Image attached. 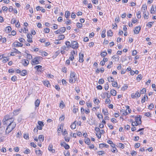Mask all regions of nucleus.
Wrapping results in <instances>:
<instances>
[{"mask_svg": "<svg viewBox=\"0 0 156 156\" xmlns=\"http://www.w3.org/2000/svg\"><path fill=\"white\" fill-rule=\"evenodd\" d=\"M10 121V123L8 126L5 130V134H8L11 132L16 127V123L13 122L14 119H11Z\"/></svg>", "mask_w": 156, "mask_h": 156, "instance_id": "1", "label": "nucleus"}, {"mask_svg": "<svg viewBox=\"0 0 156 156\" xmlns=\"http://www.w3.org/2000/svg\"><path fill=\"white\" fill-rule=\"evenodd\" d=\"M42 58L41 57L37 56L33 59L31 60V64L33 65H35L36 64H38L40 62L42 59Z\"/></svg>", "mask_w": 156, "mask_h": 156, "instance_id": "2", "label": "nucleus"}, {"mask_svg": "<svg viewBox=\"0 0 156 156\" xmlns=\"http://www.w3.org/2000/svg\"><path fill=\"white\" fill-rule=\"evenodd\" d=\"M76 73L74 72H71L70 74V78L69 82L71 83H73L76 81L75 78Z\"/></svg>", "mask_w": 156, "mask_h": 156, "instance_id": "3", "label": "nucleus"}, {"mask_svg": "<svg viewBox=\"0 0 156 156\" xmlns=\"http://www.w3.org/2000/svg\"><path fill=\"white\" fill-rule=\"evenodd\" d=\"M79 44L78 42L75 41H72L71 42V47L73 49H77L78 48Z\"/></svg>", "mask_w": 156, "mask_h": 156, "instance_id": "4", "label": "nucleus"}, {"mask_svg": "<svg viewBox=\"0 0 156 156\" xmlns=\"http://www.w3.org/2000/svg\"><path fill=\"white\" fill-rule=\"evenodd\" d=\"M141 30V27L140 26L136 27L133 30L134 34H138Z\"/></svg>", "mask_w": 156, "mask_h": 156, "instance_id": "5", "label": "nucleus"}, {"mask_svg": "<svg viewBox=\"0 0 156 156\" xmlns=\"http://www.w3.org/2000/svg\"><path fill=\"white\" fill-rule=\"evenodd\" d=\"M150 11L151 14H155L156 13V6L152 5Z\"/></svg>", "mask_w": 156, "mask_h": 156, "instance_id": "6", "label": "nucleus"}, {"mask_svg": "<svg viewBox=\"0 0 156 156\" xmlns=\"http://www.w3.org/2000/svg\"><path fill=\"white\" fill-rule=\"evenodd\" d=\"M12 45L15 47H22L23 44L18 41H15L13 44Z\"/></svg>", "mask_w": 156, "mask_h": 156, "instance_id": "7", "label": "nucleus"}, {"mask_svg": "<svg viewBox=\"0 0 156 156\" xmlns=\"http://www.w3.org/2000/svg\"><path fill=\"white\" fill-rule=\"evenodd\" d=\"M27 41L29 43H32L33 42V41L32 40V34H28L27 35Z\"/></svg>", "mask_w": 156, "mask_h": 156, "instance_id": "8", "label": "nucleus"}, {"mask_svg": "<svg viewBox=\"0 0 156 156\" xmlns=\"http://www.w3.org/2000/svg\"><path fill=\"white\" fill-rule=\"evenodd\" d=\"M141 9L143 13L148 12L147 11V6L146 4H143L142 5Z\"/></svg>", "mask_w": 156, "mask_h": 156, "instance_id": "9", "label": "nucleus"}, {"mask_svg": "<svg viewBox=\"0 0 156 156\" xmlns=\"http://www.w3.org/2000/svg\"><path fill=\"white\" fill-rule=\"evenodd\" d=\"M84 57V55L82 54L81 52L79 54V62H83L84 61L83 58Z\"/></svg>", "mask_w": 156, "mask_h": 156, "instance_id": "10", "label": "nucleus"}, {"mask_svg": "<svg viewBox=\"0 0 156 156\" xmlns=\"http://www.w3.org/2000/svg\"><path fill=\"white\" fill-rule=\"evenodd\" d=\"M23 65L24 66H27L29 64V61L28 60L26 59H24L22 61Z\"/></svg>", "mask_w": 156, "mask_h": 156, "instance_id": "11", "label": "nucleus"}, {"mask_svg": "<svg viewBox=\"0 0 156 156\" xmlns=\"http://www.w3.org/2000/svg\"><path fill=\"white\" fill-rule=\"evenodd\" d=\"M53 145L52 144H50L48 148V150L50 152H51L52 153H54L55 152V151L54 149H52Z\"/></svg>", "mask_w": 156, "mask_h": 156, "instance_id": "12", "label": "nucleus"}, {"mask_svg": "<svg viewBox=\"0 0 156 156\" xmlns=\"http://www.w3.org/2000/svg\"><path fill=\"white\" fill-rule=\"evenodd\" d=\"M107 34L108 37H112L113 36V32L111 29H110L107 31Z\"/></svg>", "mask_w": 156, "mask_h": 156, "instance_id": "13", "label": "nucleus"}, {"mask_svg": "<svg viewBox=\"0 0 156 156\" xmlns=\"http://www.w3.org/2000/svg\"><path fill=\"white\" fill-rule=\"evenodd\" d=\"M65 37L64 34H61L59 35L58 36V40H56V41H58L59 40H63L65 39Z\"/></svg>", "mask_w": 156, "mask_h": 156, "instance_id": "14", "label": "nucleus"}, {"mask_svg": "<svg viewBox=\"0 0 156 156\" xmlns=\"http://www.w3.org/2000/svg\"><path fill=\"white\" fill-rule=\"evenodd\" d=\"M144 15L143 16L145 19H148L149 18V12H148L143 13Z\"/></svg>", "mask_w": 156, "mask_h": 156, "instance_id": "15", "label": "nucleus"}, {"mask_svg": "<svg viewBox=\"0 0 156 156\" xmlns=\"http://www.w3.org/2000/svg\"><path fill=\"white\" fill-rule=\"evenodd\" d=\"M28 31V29L27 27H24L23 29H21L20 31V32H23L25 33H27Z\"/></svg>", "mask_w": 156, "mask_h": 156, "instance_id": "16", "label": "nucleus"}, {"mask_svg": "<svg viewBox=\"0 0 156 156\" xmlns=\"http://www.w3.org/2000/svg\"><path fill=\"white\" fill-rule=\"evenodd\" d=\"M100 148H103V147H105L106 148H108L109 147V145L105 144H101L99 145Z\"/></svg>", "mask_w": 156, "mask_h": 156, "instance_id": "17", "label": "nucleus"}, {"mask_svg": "<svg viewBox=\"0 0 156 156\" xmlns=\"http://www.w3.org/2000/svg\"><path fill=\"white\" fill-rule=\"evenodd\" d=\"M11 119H14L13 118H10L9 116V115H6L5 116L3 119L5 120H8L9 121V120H10V121H11Z\"/></svg>", "mask_w": 156, "mask_h": 156, "instance_id": "18", "label": "nucleus"}, {"mask_svg": "<svg viewBox=\"0 0 156 156\" xmlns=\"http://www.w3.org/2000/svg\"><path fill=\"white\" fill-rule=\"evenodd\" d=\"M34 68L37 70V71L39 72H41L42 69V66L40 65H38L35 66L34 67Z\"/></svg>", "mask_w": 156, "mask_h": 156, "instance_id": "19", "label": "nucleus"}, {"mask_svg": "<svg viewBox=\"0 0 156 156\" xmlns=\"http://www.w3.org/2000/svg\"><path fill=\"white\" fill-rule=\"evenodd\" d=\"M60 30V34L63 33L65 32L66 30V27H61L60 29H58Z\"/></svg>", "mask_w": 156, "mask_h": 156, "instance_id": "20", "label": "nucleus"}, {"mask_svg": "<svg viewBox=\"0 0 156 156\" xmlns=\"http://www.w3.org/2000/svg\"><path fill=\"white\" fill-rule=\"evenodd\" d=\"M12 30L11 27L10 26H9L6 27L5 29V30L7 33H9Z\"/></svg>", "mask_w": 156, "mask_h": 156, "instance_id": "21", "label": "nucleus"}, {"mask_svg": "<svg viewBox=\"0 0 156 156\" xmlns=\"http://www.w3.org/2000/svg\"><path fill=\"white\" fill-rule=\"evenodd\" d=\"M70 14V12L69 11H66L65 12V16L66 18H69Z\"/></svg>", "mask_w": 156, "mask_h": 156, "instance_id": "22", "label": "nucleus"}, {"mask_svg": "<svg viewBox=\"0 0 156 156\" xmlns=\"http://www.w3.org/2000/svg\"><path fill=\"white\" fill-rule=\"evenodd\" d=\"M106 30L105 29H104L102 30V31L101 32V37L102 38H104L106 37V34H105V33H106Z\"/></svg>", "mask_w": 156, "mask_h": 156, "instance_id": "23", "label": "nucleus"}, {"mask_svg": "<svg viewBox=\"0 0 156 156\" xmlns=\"http://www.w3.org/2000/svg\"><path fill=\"white\" fill-rule=\"evenodd\" d=\"M50 29L48 28H44L43 29V32L44 33L47 34L50 32Z\"/></svg>", "mask_w": 156, "mask_h": 156, "instance_id": "24", "label": "nucleus"}, {"mask_svg": "<svg viewBox=\"0 0 156 156\" xmlns=\"http://www.w3.org/2000/svg\"><path fill=\"white\" fill-rule=\"evenodd\" d=\"M110 93L112 95L115 96L116 95V91L115 90H112L110 91Z\"/></svg>", "mask_w": 156, "mask_h": 156, "instance_id": "25", "label": "nucleus"}, {"mask_svg": "<svg viewBox=\"0 0 156 156\" xmlns=\"http://www.w3.org/2000/svg\"><path fill=\"white\" fill-rule=\"evenodd\" d=\"M44 84L46 86L49 87L50 86V84L49 82L48 81H45L44 82Z\"/></svg>", "mask_w": 156, "mask_h": 156, "instance_id": "26", "label": "nucleus"}, {"mask_svg": "<svg viewBox=\"0 0 156 156\" xmlns=\"http://www.w3.org/2000/svg\"><path fill=\"white\" fill-rule=\"evenodd\" d=\"M21 72L20 75L22 76H24L27 74V71L26 70H23Z\"/></svg>", "mask_w": 156, "mask_h": 156, "instance_id": "27", "label": "nucleus"}, {"mask_svg": "<svg viewBox=\"0 0 156 156\" xmlns=\"http://www.w3.org/2000/svg\"><path fill=\"white\" fill-rule=\"evenodd\" d=\"M40 101L38 99H37L35 102L34 104L35 106L36 107H37L39 106L40 104Z\"/></svg>", "mask_w": 156, "mask_h": 156, "instance_id": "28", "label": "nucleus"}, {"mask_svg": "<svg viewBox=\"0 0 156 156\" xmlns=\"http://www.w3.org/2000/svg\"><path fill=\"white\" fill-rule=\"evenodd\" d=\"M141 12L140 11H138L136 13V16L138 19H140L141 18Z\"/></svg>", "mask_w": 156, "mask_h": 156, "instance_id": "29", "label": "nucleus"}, {"mask_svg": "<svg viewBox=\"0 0 156 156\" xmlns=\"http://www.w3.org/2000/svg\"><path fill=\"white\" fill-rule=\"evenodd\" d=\"M15 26H16V27L18 28H20L21 26L20 25V23L18 20L15 23Z\"/></svg>", "mask_w": 156, "mask_h": 156, "instance_id": "30", "label": "nucleus"}, {"mask_svg": "<svg viewBox=\"0 0 156 156\" xmlns=\"http://www.w3.org/2000/svg\"><path fill=\"white\" fill-rule=\"evenodd\" d=\"M15 50H16V51H15V52H11L10 54V55L11 56H14L15 55L14 54V53H16V54H19V53H20V52L17 49H15Z\"/></svg>", "mask_w": 156, "mask_h": 156, "instance_id": "31", "label": "nucleus"}, {"mask_svg": "<svg viewBox=\"0 0 156 156\" xmlns=\"http://www.w3.org/2000/svg\"><path fill=\"white\" fill-rule=\"evenodd\" d=\"M44 139V137L43 135H40L38 137V139L40 141H43Z\"/></svg>", "mask_w": 156, "mask_h": 156, "instance_id": "32", "label": "nucleus"}, {"mask_svg": "<svg viewBox=\"0 0 156 156\" xmlns=\"http://www.w3.org/2000/svg\"><path fill=\"white\" fill-rule=\"evenodd\" d=\"M65 44L68 48H70L71 47V44H70V42L69 41H66L65 43Z\"/></svg>", "mask_w": 156, "mask_h": 156, "instance_id": "33", "label": "nucleus"}, {"mask_svg": "<svg viewBox=\"0 0 156 156\" xmlns=\"http://www.w3.org/2000/svg\"><path fill=\"white\" fill-rule=\"evenodd\" d=\"M154 22H148L146 26L148 27L149 28H151L153 24L154 23Z\"/></svg>", "mask_w": 156, "mask_h": 156, "instance_id": "34", "label": "nucleus"}, {"mask_svg": "<svg viewBox=\"0 0 156 156\" xmlns=\"http://www.w3.org/2000/svg\"><path fill=\"white\" fill-rule=\"evenodd\" d=\"M17 22L16 18H13L11 20V24H13Z\"/></svg>", "mask_w": 156, "mask_h": 156, "instance_id": "35", "label": "nucleus"}, {"mask_svg": "<svg viewBox=\"0 0 156 156\" xmlns=\"http://www.w3.org/2000/svg\"><path fill=\"white\" fill-rule=\"evenodd\" d=\"M141 117L140 115H139V117H136L135 118V122H138L139 121H141Z\"/></svg>", "mask_w": 156, "mask_h": 156, "instance_id": "36", "label": "nucleus"}, {"mask_svg": "<svg viewBox=\"0 0 156 156\" xmlns=\"http://www.w3.org/2000/svg\"><path fill=\"white\" fill-rule=\"evenodd\" d=\"M107 53L106 51H103L101 52L100 55L102 57H104L107 55Z\"/></svg>", "mask_w": 156, "mask_h": 156, "instance_id": "37", "label": "nucleus"}, {"mask_svg": "<svg viewBox=\"0 0 156 156\" xmlns=\"http://www.w3.org/2000/svg\"><path fill=\"white\" fill-rule=\"evenodd\" d=\"M141 124V122H134L133 123H132L131 125L133 126H136L137 125Z\"/></svg>", "mask_w": 156, "mask_h": 156, "instance_id": "38", "label": "nucleus"}, {"mask_svg": "<svg viewBox=\"0 0 156 156\" xmlns=\"http://www.w3.org/2000/svg\"><path fill=\"white\" fill-rule=\"evenodd\" d=\"M60 51H57L55 52V54L53 55V57L55 58L59 54Z\"/></svg>", "mask_w": 156, "mask_h": 156, "instance_id": "39", "label": "nucleus"}, {"mask_svg": "<svg viewBox=\"0 0 156 156\" xmlns=\"http://www.w3.org/2000/svg\"><path fill=\"white\" fill-rule=\"evenodd\" d=\"M27 51H26V53L27 54V58L28 59H31L32 58V56L30 54H29L28 53H27Z\"/></svg>", "mask_w": 156, "mask_h": 156, "instance_id": "40", "label": "nucleus"}, {"mask_svg": "<svg viewBox=\"0 0 156 156\" xmlns=\"http://www.w3.org/2000/svg\"><path fill=\"white\" fill-rule=\"evenodd\" d=\"M64 144H65L64 147L66 149H68L70 147L69 145L67 144L65 142H63Z\"/></svg>", "mask_w": 156, "mask_h": 156, "instance_id": "41", "label": "nucleus"}, {"mask_svg": "<svg viewBox=\"0 0 156 156\" xmlns=\"http://www.w3.org/2000/svg\"><path fill=\"white\" fill-rule=\"evenodd\" d=\"M85 143L88 145L90 144V140L89 138H87L85 141Z\"/></svg>", "mask_w": 156, "mask_h": 156, "instance_id": "42", "label": "nucleus"}, {"mask_svg": "<svg viewBox=\"0 0 156 156\" xmlns=\"http://www.w3.org/2000/svg\"><path fill=\"white\" fill-rule=\"evenodd\" d=\"M76 122V121H75L74 123L72 124L70 126V127L72 129H75L76 127V125L74 124Z\"/></svg>", "mask_w": 156, "mask_h": 156, "instance_id": "43", "label": "nucleus"}, {"mask_svg": "<svg viewBox=\"0 0 156 156\" xmlns=\"http://www.w3.org/2000/svg\"><path fill=\"white\" fill-rule=\"evenodd\" d=\"M17 80V77L16 76H12L11 78V80L14 82L16 81Z\"/></svg>", "mask_w": 156, "mask_h": 156, "instance_id": "44", "label": "nucleus"}, {"mask_svg": "<svg viewBox=\"0 0 156 156\" xmlns=\"http://www.w3.org/2000/svg\"><path fill=\"white\" fill-rule=\"evenodd\" d=\"M102 112L105 115H107L108 114V113L107 109L105 110L104 109H103L102 110Z\"/></svg>", "mask_w": 156, "mask_h": 156, "instance_id": "45", "label": "nucleus"}, {"mask_svg": "<svg viewBox=\"0 0 156 156\" xmlns=\"http://www.w3.org/2000/svg\"><path fill=\"white\" fill-rule=\"evenodd\" d=\"M108 81L109 82H114V79L112 77H108Z\"/></svg>", "mask_w": 156, "mask_h": 156, "instance_id": "46", "label": "nucleus"}, {"mask_svg": "<svg viewBox=\"0 0 156 156\" xmlns=\"http://www.w3.org/2000/svg\"><path fill=\"white\" fill-rule=\"evenodd\" d=\"M41 52V55L43 57L46 56L48 54L45 51Z\"/></svg>", "mask_w": 156, "mask_h": 156, "instance_id": "47", "label": "nucleus"}, {"mask_svg": "<svg viewBox=\"0 0 156 156\" xmlns=\"http://www.w3.org/2000/svg\"><path fill=\"white\" fill-rule=\"evenodd\" d=\"M38 124L39 126L43 127L44 126V122L42 121H38Z\"/></svg>", "mask_w": 156, "mask_h": 156, "instance_id": "48", "label": "nucleus"}, {"mask_svg": "<svg viewBox=\"0 0 156 156\" xmlns=\"http://www.w3.org/2000/svg\"><path fill=\"white\" fill-rule=\"evenodd\" d=\"M146 91V89L145 88H143L140 91V94H143L145 93Z\"/></svg>", "mask_w": 156, "mask_h": 156, "instance_id": "49", "label": "nucleus"}, {"mask_svg": "<svg viewBox=\"0 0 156 156\" xmlns=\"http://www.w3.org/2000/svg\"><path fill=\"white\" fill-rule=\"evenodd\" d=\"M20 110V109H16L14 111L13 114L15 115H17Z\"/></svg>", "mask_w": 156, "mask_h": 156, "instance_id": "50", "label": "nucleus"}, {"mask_svg": "<svg viewBox=\"0 0 156 156\" xmlns=\"http://www.w3.org/2000/svg\"><path fill=\"white\" fill-rule=\"evenodd\" d=\"M138 20L136 18H133L132 20V23H136L137 22Z\"/></svg>", "mask_w": 156, "mask_h": 156, "instance_id": "51", "label": "nucleus"}, {"mask_svg": "<svg viewBox=\"0 0 156 156\" xmlns=\"http://www.w3.org/2000/svg\"><path fill=\"white\" fill-rule=\"evenodd\" d=\"M128 88V86L127 85H125L123 86L122 88V90L123 91H125Z\"/></svg>", "mask_w": 156, "mask_h": 156, "instance_id": "52", "label": "nucleus"}, {"mask_svg": "<svg viewBox=\"0 0 156 156\" xmlns=\"http://www.w3.org/2000/svg\"><path fill=\"white\" fill-rule=\"evenodd\" d=\"M39 41L42 43H45V42L46 41V40L45 38L41 39H40Z\"/></svg>", "mask_w": 156, "mask_h": 156, "instance_id": "53", "label": "nucleus"}, {"mask_svg": "<svg viewBox=\"0 0 156 156\" xmlns=\"http://www.w3.org/2000/svg\"><path fill=\"white\" fill-rule=\"evenodd\" d=\"M16 31L14 30H12L11 32V34H9V35H12V36H15L16 35Z\"/></svg>", "mask_w": 156, "mask_h": 156, "instance_id": "54", "label": "nucleus"}, {"mask_svg": "<svg viewBox=\"0 0 156 156\" xmlns=\"http://www.w3.org/2000/svg\"><path fill=\"white\" fill-rule=\"evenodd\" d=\"M76 26L79 28H81L82 27V24L81 23H76Z\"/></svg>", "mask_w": 156, "mask_h": 156, "instance_id": "55", "label": "nucleus"}, {"mask_svg": "<svg viewBox=\"0 0 156 156\" xmlns=\"http://www.w3.org/2000/svg\"><path fill=\"white\" fill-rule=\"evenodd\" d=\"M109 88V85L108 84V83H107L105 84V89L106 90H107Z\"/></svg>", "mask_w": 156, "mask_h": 156, "instance_id": "56", "label": "nucleus"}, {"mask_svg": "<svg viewBox=\"0 0 156 156\" xmlns=\"http://www.w3.org/2000/svg\"><path fill=\"white\" fill-rule=\"evenodd\" d=\"M2 121L3 124L4 125H7L9 124V121L8 120H5L3 119Z\"/></svg>", "mask_w": 156, "mask_h": 156, "instance_id": "57", "label": "nucleus"}, {"mask_svg": "<svg viewBox=\"0 0 156 156\" xmlns=\"http://www.w3.org/2000/svg\"><path fill=\"white\" fill-rule=\"evenodd\" d=\"M104 82V80L102 79H101L99 80L98 83L100 84H102Z\"/></svg>", "mask_w": 156, "mask_h": 156, "instance_id": "58", "label": "nucleus"}, {"mask_svg": "<svg viewBox=\"0 0 156 156\" xmlns=\"http://www.w3.org/2000/svg\"><path fill=\"white\" fill-rule=\"evenodd\" d=\"M52 28L54 30H56L58 29V25L55 24H54Z\"/></svg>", "mask_w": 156, "mask_h": 156, "instance_id": "59", "label": "nucleus"}, {"mask_svg": "<svg viewBox=\"0 0 156 156\" xmlns=\"http://www.w3.org/2000/svg\"><path fill=\"white\" fill-rule=\"evenodd\" d=\"M154 105L153 104L151 103L148 106V108L150 109H152L154 108Z\"/></svg>", "mask_w": 156, "mask_h": 156, "instance_id": "60", "label": "nucleus"}, {"mask_svg": "<svg viewBox=\"0 0 156 156\" xmlns=\"http://www.w3.org/2000/svg\"><path fill=\"white\" fill-rule=\"evenodd\" d=\"M14 8H13V7L12 6H10L8 9L9 11V12H12L13 11V10Z\"/></svg>", "mask_w": 156, "mask_h": 156, "instance_id": "61", "label": "nucleus"}, {"mask_svg": "<svg viewBox=\"0 0 156 156\" xmlns=\"http://www.w3.org/2000/svg\"><path fill=\"white\" fill-rule=\"evenodd\" d=\"M37 25V27L40 28H42V24L40 23H36Z\"/></svg>", "mask_w": 156, "mask_h": 156, "instance_id": "62", "label": "nucleus"}, {"mask_svg": "<svg viewBox=\"0 0 156 156\" xmlns=\"http://www.w3.org/2000/svg\"><path fill=\"white\" fill-rule=\"evenodd\" d=\"M42 8V7H41L39 6H37L36 7V9L37 11H40L41 10V9Z\"/></svg>", "mask_w": 156, "mask_h": 156, "instance_id": "63", "label": "nucleus"}, {"mask_svg": "<svg viewBox=\"0 0 156 156\" xmlns=\"http://www.w3.org/2000/svg\"><path fill=\"white\" fill-rule=\"evenodd\" d=\"M2 9L3 11H7L8 10V8L6 6H3L2 7Z\"/></svg>", "mask_w": 156, "mask_h": 156, "instance_id": "64", "label": "nucleus"}]
</instances>
